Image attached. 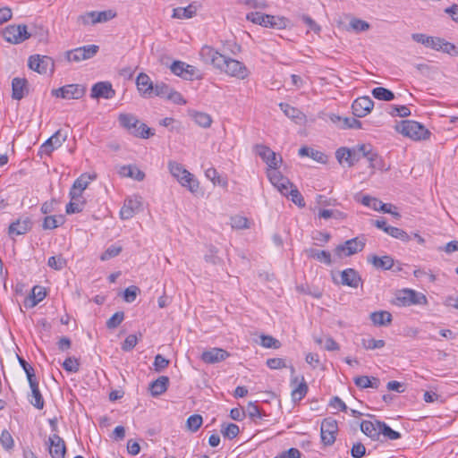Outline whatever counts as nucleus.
I'll return each instance as SVG.
<instances>
[{
	"instance_id": "obj_1",
	"label": "nucleus",
	"mask_w": 458,
	"mask_h": 458,
	"mask_svg": "<svg viewBox=\"0 0 458 458\" xmlns=\"http://www.w3.org/2000/svg\"><path fill=\"white\" fill-rule=\"evenodd\" d=\"M199 54L206 63H210L229 76L243 80L249 75L247 67L242 62L227 57L211 47L204 46Z\"/></svg>"
},
{
	"instance_id": "obj_2",
	"label": "nucleus",
	"mask_w": 458,
	"mask_h": 458,
	"mask_svg": "<svg viewBox=\"0 0 458 458\" xmlns=\"http://www.w3.org/2000/svg\"><path fill=\"white\" fill-rule=\"evenodd\" d=\"M167 165L171 174L182 186L187 187L193 193L199 190V182L194 179V175L186 170L182 165L170 160Z\"/></svg>"
},
{
	"instance_id": "obj_3",
	"label": "nucleus",
	"mask_w": 458,
	"mask_h": 458,
	"mask_svg": "<svg viewBox=\"0 0 458 458\" xmlns=\"http://www.w3.org/2000/svg\"><path fill=\"white\" fill-rule=\"evenodd\" d=\"M396 131L413 140H426L430 135L427 128L420 123L411 120L402 121L396 125Z\"/></svg>"
},
{
	"instance_id": "obj_4",
	"label": "nucleus",
	"mask_w": 458,
	"mask_h": 458,
	"mask_svg": "<svg viewBox=\"0 0 458 458\" xmlns=\"http://www.w3.org/2000/svg\"><path fill=\"white\" fill-rule=\"evenodd\" d=\"M120 124L126 128L131 134L142 139H148L154 135L151 130L145 124L140 123L136 116L130 114H121L119 115Z\"/></svg>"
},
{
	"instance_id": "obj_5",
	"label": "nucleus",
	"mask_w": 458,
	"mask_h": 458,
	"mask_svg": "<svg viewBox=\"0 0 458 458\" xmlns=\"http://www.w3.org/2000/svg\"><path fill=\"white\" fill-rule=\"evenodd\" d=\"M411 38L417 42L424 45L427 47L434 50H442L445 53L450 54L454 50L455 46L445 39L437 37L427 36L423 33H413Z\"/></svg>"
},
{
	"instance_id": "obj_6",
	"label": "nucleus",
	"mask_w": 458,
	"mask_h": 458,
	"mask_svg": "<svg viewBox=\"0 0 458 458\" xmlns=\"http://www.w3.org/2000/svg\"><path fill=\"white\" fill-rule=\"evenodd\" d=\"M359 154L361 157H365L369 163V167L373 170L388 171L390 166H386L385 160L374 149L370 144H360L358 145Z\"/></svg>"
},
{
	"instance_id": "obj_7",
	"label": "nucleus",
	"mask_w": 458,
	"mask_h": 458,
	"mask_svg": "<svg viewBox=\"0 0 458 458\" xmlns=\"http://www.w3.org/2000/svg\"><path fill=\"white\" fill-rule=\"evenodd\" d=\"M396 301L398 305L404 307L428 304V299L424 293L409 288L399 291Z\"/></svg>"
},
{
	"instance_id": "obj_8",
	"label": "nucleus",
	"mask_w": 458,
	"mask_h": 458,
	"mask_svg": "<svg viewBox=\"0 0 458 458\" xmlns=\"http://www.w3.org/2000/svg\"><path fill=\"white\" fill-rule=\"evenodd\" d=\"M247 20L267 28L282 29L285 27V20L282 17L251 12L247 14Z\"/></svg>"
},
{
	"instance_id": "obj_9",
	"label": "nucleus",
	"mask_w": 458,
	"mask_h": 458,
	"mask_svg": "<svg viewBox=\"0 0 458 458\" xmlns=\"http://www.w3.org/2000/svg\"><path fill=\"white\" fill-rule=\"evenodd\" d=\"M366 244L364 236H359L345 241L343 244L338 245L335 249V253L339 258L349 257L361 251Z\"/></svg>"
},
{
	"instance_id": "obj_10",
	"label": "nucleus",
	"mask_w": 458,
	"mask_h": 458,
	"mask_svg": "<svg viewBox=\"0 0 458 458\" xmlns=\"http://www.w3.org/2000/svg\"><path fill=\"white\" fill-rule=\"evenodd\" d=\"M97 45H88L74 48L66 52V58L69 62H81L92 58L98 52Z\"/></svg>"
},
{
	"instance_id": "obj_11",
	"label": "nucleus",
	"mask_w": 458,
	"mask_h": 458,
	"mask_svg": "<svg viewBox=\"0 0 458 458\" xmlns=\"http://www.w3.org/2000/svg\"><path fill=\"white\" fill-rule=\"evenodd\" d=\"M28 65L31 70L46 74L48 71L51 72L54 71L55 63L49 56L34 55L30 56Z\"/></svg>"
},
{
	"instance_id": "obj_12",
	"label": "nucleus",
	"mask_w": 458,
	"mask_h": 458,
	"mask_svg": "<svg viewBox=\"0 0 458 458\" xmlns=\"http://www.w3.org/2000/svg\"><path fill=\"white\" fill-rule=\"evenodd\" d=\"M338 431V426L335 420L326 418L321 422L320 437L325 445H332L335 441V435Z\"/></svg>"
},
{
	"instance_id": "obj_13",
	"label": "nucleus",
	"mask_w": 458,
	"mask_h": 458,
	"mask_svg": "<svg viewBox=\"0 0 458 458\" xmlns=\"http://www.w3.org/2000/svg\"><path fill=\"white\" fill-rule=\"evenodd\" d=\"M30 37L26 25H9L4 30V38L13 44H20Z\"/></svg>"
},
{
	"instance_id": "obj_14",
	"label": "nucleus",
	"mask_w": 458,
	"mask_h": 458,
	"mask_svg": "<svg viewBox=\"0 0 458 458\" xmlns=\"http://www.w3.org/2000/svg\"><path fill=\"white\" fill-rule=\"evenodd\" d=\"M55 98L64 99H80L85 94V88L79 84H69L52 90Z\"/></svg>"
},
{
	"instance_id": "obj_15",
	"label": "nucleus",
	"mask_w": 458,
	"mask_h": 458,
	"mask_svg": "<svg viewBox=\"0 0 458 458\" xmlns=\"http://www.w3.org/2000/svg\"><path fill=\"white\" fill-rule=\"evenodd\" d=\"M67 140V133L58 130L48 140H47L39 148L38 155L50 156V154Z\"/></svg>"
},
{
	"instance_id": "obj_16",
	"label": "nucleus",
	"mask_w": 458,
	"mask_h": 458,
	"mask_svg": "<svg viewBox=\"0 0 458 458\" xmlns=\"http://www.w3.org/2000/svg\"><path fill=\"white\" fill-rule=\"evenodd\" d=\"M141 197L133 196L126 199L120 210L121 218L123 220L131 218L135 214L141 210Z\"/></svg>"
},
{
	"instance_id": "obj_17",
	"label": "nucleus",
	"mask_w": 458,
	"mask_h": 458,
	"mask_svg": "<svg viewBox=\"0 0 458 458\" xmlns=\"http://www.w3.org/2000/svg\"><path fill=\"white\" fill-rule=\"evenodd\" d=\"M335 157L340 164L346 163L349 167L354 165V164L360 159L358 145L352 148L345 147L339 148L335 152Z\"/></svg>"
},
{
	"instance_id": "obj_18",
	"label": "nucleus",
	"mask_w": 458,
	"mask_h": 458,
	"mask_svg": "<svg viewBox=\"0 0 458 458\" xmlns=\"http://www.w3.org/2000/svg\"><path fill=\"white\" fill-rule=\"evenodd\" d=\"M267 177L270 182L277 188L281 194L287 196L288 189L292 187V182L284 177L277 169H267Z\"/></svg>"
},
{
	"instance_id": "obj_19",
	"label": "nucleus",
	"mask_w": 458,
	"mask_h": 458,
	"mask_svg": "<svg viewBox=\"0 0 458 458\" xmlns=\"http://www.w3.org/2000/svg\"><path fill=\"white\" fill-rule=\"evenodd\" d=\"M373 106L374 102L369 97H360L352 105V114L356 117H364L371 112Z\"/></svg>"
},
{
	"instance_id": "obj_20",
	"label": "nucleus",
	"mask_w": 458,
	"mask_h": 458,
	"mask_svg": "<svg viewBox=\"0 0 458 458\" xmlns=\"http://www.w3.org/2000/svg\"><path fill=\"white\" fill-rule=\"evenodd\" d=\"M255 152L266 162L268 169H277L279 163L282 161V158H277L276 154L267 146L257 145Z\"/></svg>"
},
{
	"instance_id": "obj_21",
	"label": "nucleus",
	"mask_w": 458,
	"mask_h": 458,
	"mask_svg": "<svg viewBox=\"0 0 458 458\" xmlns=\"http://www.w3.org/2000/svg\"><path fill=\"white\" fill-rule=\"evenodd\" d=\"M115 91L112 84L108 81H100L95 83L91 88L90 97L92 98L111 99L114 97Z\"/></svg>"
},
{
	"instance_id": "obj_22",
	"label": "nucleus",
	"mask_w": 458,
	"mask_h": 458,
	"mask_svg": "<svg viewBox=\"0 0 458 458\" xmlns=\"http://www.w3.org/2000/svg\"><path fill=\"white\" fill-rule=\"evenodd\" d=\"M32 222L30 217L22 216L11 223L8 227V234L13 238L18 235L25 234L31 229Z\"/></svg>"
},
{
	"instance_id": "obj_23",
	"label": "nucleus",
	"mask_w": 458,
	"mask_h": 458,
	"mask_svg": "<svg viewBox=\"0 0 458 458\" xmlns=\"http://www.w3.org/2000/svg\"><path fill=\"white\" fill-rule=\"evenodd\" d=\"M49 454L52 458H64L66 446L64 439L54 434L48 437Z\"/></svg>"
},
{
	"instance_id": "obj_24",
	"label": "nucleus",
	"mask_w": 458,
	"mask_h": 458,
	"mask_svg": "<svg viewBox=\"0 0 458 458\" xmlns=\"http://www.w3.org/2000/svg\"><path fill=\"white\" fill-rule=\"evenodd\" d=\"M95 178V175L91 176L88 174H83L79 178H77L70 191L71 199H75L81 198L82 191L88 187L90 181L94 180Z\"/></svg>"
},
{
	"instance_id": "obj_25",
	"label": "nucleus",
	"mask_w": 458,
	"mask_h": 458,
	"mask_svg": "<svg viewBox=\"0 0 458 458\" xmlns=\"http://www.w3.org/2000/svg\"><path fill=\"white\" fill-rule=\"evenodd\" d=\"M229 352L221 348H211L201 354V360L208 364H214L225 360L229 357Z\"/></svg>"
},
{
	"instance_id": "obj_26",
	"label": "nucleus",
	"mask_w": 458,
	"mask_h": 458,
	"mask_svg": "<svg viewBox=\"0 0 458 458\" xmlns=\"http://www.w3.org/2000/svg\"><path fill=\"white\" fill-rule=\"evenodd\" d=\"M292 386H294L291 395L294 403L302 400L308 393V386L303 377L301 382L298 383V377H295L291 381Z\"/></svg>"
},
{
	"instance_id": "obj_27",
	"label": "nucleus",
	"mask_w": 458,
	"mask_h": 458,
	"mask_svg": "<svg viewBox=\"0 0 458 458\" xmlns=\"http://www.w3.org/2000/svg\"><path fill=\"white\" fill-rule=\"evenodd\" d=\"M342 284L352 288H357L361 281L358 272L353 268H347L341 273Z\"/></svg>"
},
{
	"instance_id": "obj_28",
	"label": "nucleus",
	"mask_w": 458,
	"mask_h": 458,
	"mask_svg": "<svg viewBox=\"0 0 458 458\" xmlns=\"http://www.w3.org/2000/svg\"><path fill=\"white\" fill-rule=\"evenodd\" d=\"M12 97L13 99L21 100L28 92L27 80L21 78H14L12 81Z\"/></svg>"
},
{
	"instance_id": "obj_29",
	"label": "nucleus",
	"mask_w": 458,
	"mask_h": 458,
	"mask_svg": "<svg viewBox=\"0 0 458 458\" xmlns=\"http://www.w3.org/2000/svg\"><path fill=\"white\" fill-rule=\"evenodd\" d=\"M136 84L139 91L144 96H150L154 89V85L148 75L140 73L136 79Z\"/></svg>"
},
{
	"instance_id": "obj_30",
	"label": "nucleus",
	"mask_w": 458,
	"mask_h": 458,
	"mask_svg": "<svg viewBox=\"0 0 458 458\" xmlns=\"http://www.w3.org/2000/svg\"><path fill=\"white\" fill-rule=\"evenodd\" d=\"M118 174L122 177L133 178L134 180H136L138 182H141L145 179L144 172L140 170L135 165H122V166H120V168L118 170Z\"/></svg>"
},
{
	"instance_id": "obj_31",
	"label": "nucleus",
	"mask_w": 458,
	"mask_h": 458,
	"mask_svg": "<svg viewBox=\"0 0 458 458\" xmlns=\"http://www.w3.org/2000/svg\"><path fill=\"white\" fill-rule=\"evenodd\" d=\"M378 424H381V421L363 420L360 423V430L371 439L377 440L379 438Z\"/></svg>"
},
{
	"instance_id": "obj_32",
	"label": "nucleus",
	"mask_w": 458,
	"mask_h": 458,
	"mask_svg": "<svg viewBox=\"0 0 458 458\" xmlns=\"http://www.w3.org/2000/svg\"><path fill=\"white\" fill-rule=\"evenodd\" d=\"M198 11L196 3L190 4L187 7H177L173 10L172 17L174 19H191L194 17Z\"/></svg>"
},
{
	"instance_id": "obj_33",
	"label": "nucleus",
	"mask_w": 458,
	"mask_h": 458,
	"mask_svg": "<svg viewBox=\"0 0 458 458\" xmlns=\"http://www.w3.org/2000/svg\"><path fill=\"white\" fill-rule=\"evenodd\" d=\"M368 261L377 269L388 270L394 266V259L390 256L378 257L371 255L368 257Z\"/></svg>"
},
{
	"instance_id": "obj_34",
	"label": "nucleus",
	"mask_w": 458,
	"mask_h": 458,
	"mask_svg": "<svg viewBox=\"0 0 458 458\" xmlns=\"http://www.w3.org/2000/svg\"><path fill=\"white\" fill-rule=\"evenodd\" d=\"M169 378L166 376H161L149 385V390L153 396H158L164 394L168 387Z\"/></svg>"
},
{
	"instance_id": "obj_35",
	"label": "nucleus",
	"mask_w": 458,
	"mask_h": 458,
	"mask_svg": "<svg viewBox=\"0 0 458 458\" xmlns=\"http://www.w3.org/2000/svg\"><path fill=\"white\" fill-rule=\"evenodd\" d=\"M305 253L309 258L315 259L326 265L329 266L332 264L331 254L327 250H320L314 248H310L305 250Z\"/></svg>"
},
{
	"instance_id": "obj_36",
	"label": "nucleus",
	"mask_w": 458,
	"mask_h": 458,
	"mask_svg": "<svg viewBox=\"0 0 458 458\" xmlns=\"http://www.w3.org/2000/svg\"><path fill=\"white\" fill-rule=\"evenodd\" d=\"M370 319L376 326H387L392 322V314L386 310L375 311L370 314Z\"/></svg>"
},
{
	"instance_id": "obj_37",
	"label": "nucleus",
	"mask_w": 458,
	"mask_h": 458,
	"mask_svg": "<svg viewBox=\"0 0 458 458\" xmlns=\"http://www.w3.org/2000/svg\"><path fill=\"white\" fill-rule=\"evenodd\" d=\"M87 17L91 19L93 24L98 22H106L115 17V13L112 10L103 12H89L87 13Z\"/></svg>"
},
{
	"instance_id": "obj_38",
	"label": "nucleus",
	"mask_w": 458,
	"mask_h": 458,
	"mask_svg": "<svg viewBox=\"0 0 458 458\" xmlns=\"http://www.w3.org/2000/svg\"><path fill=\"white\" fill-rule=\"evenodd\" d=\"M299 155L301 157H310L312 159L320 162L325 163L327 157L324 153L318 150H315L313 148H308V147H302L299 149Z\"/></svg>"
},
{
	"instance_id": "obj_39",
	"label": "nucleus",
	"mask_w": 458,
	"mask_h": 458,
	"mask_svg": "<svg viewBox=\"0 0 458 458\" xmlns=\"http://www.w3.org/2000/svg\"><path fill=\"white\" fill-rule=\"evenodd\" d=\"M31 394L29 397L30 403L37 409L42 410L45 405L43 396L39 391L38 386H31Z\"/></svg>"
},
{
	"instance_id": "obj_40",
	"label": "nucleus",
	"mask_w": 458,
	"mask_h": 458,
	"mask_svg": "<svg viewBox=\"0 0 458 458\" xmlns=\"http://www.w3.org/2000/svg\"><path fill=\"white\" fill-rule=\"evenodd\" d=\"M191 117L192 119L194 120V122L203 127V128H209L211 126V123H212V118L211 116L207 114V113H203V112H194L192 114H191Z\"/></svg>"
},
{
	"instance_id": "obj_41",
	"label": "nucleus",
	"mask_w": 458,
	"mask_h": 458,
	"mask_svg": "<svg viewBox=\"0 0 458 458\" xmlns=\"http://www.w3.org/2000/svg\"><path fill=\"white\" fill-rule=\"evenodd\" d=\"M371 93L372 96L378 100L391 101L394 98V94L388 89L383 87L373 89Z\"/></svg>"
},
{
	"instance_id": "obj_42",
	"label": "nucleus",
	"mask_w": 458,
	"mask_h": 458,
	"mask_svg": "<svg viewBox=\"0 0 458 458\" xmlns=\"http://www.w3.org/2000/svg\"><path fill=\"white\" fill-rule=\"evenodd\" d=\"M379 425V436L383 435L386 439L396 440L401 437V434L392 429L386 423L381 421Z\"/></svg>"
},
{
	"instance_id": "obj_43",
	"label": "nucleus",
	"mask_w": 458,
	"mask_h": 458,
	"mask_svg": "<svg viewBox=\"0 0 458 458\" xmlns=\"http://www.w3.org/2000/svg\"><path fill=\"white\" fill-rule=\"evenodd\" d=\"M279 106L287 117L293 120L301 118L302 113L299 109L284 103H281Z\"/></svg>"
},
{
	"instance_id": "obj_44",
	"label": "nucleus",
	"mask_w": 458,
	"mask_h": 458,
	"mask_svg": "<svg viewBox=\"0 0 458 458\" xmlns=\"http://www.w3.org/2000/svg\"><path fill=\"white\" fill-rule=\"evenodd\" d=\"M286 197H290L291 200L299 207H304L305 202L303 197L298 189L292 183V187L288 189V195Z\"/></svg>"
},
{
	"instance_id": "obj_45",
	"label": "nucleus",
	"mask_w": 458,
	"mask_h": 458,
	"mask_svg": "<svg viewBox=\"0 0 458 458\" xmlns=\"http://www.w3.org/2000/svg\"><path fill=\"white\" fill-rule=\"evenodd\" d=\"M231 226L237 230L248 229L250 228V221L245 216H234L231 217Z\"/></svg>"
},
{
	"instance_id": "obj_46",
	"label": "nucleus",
	"mask_w": 458,
	"mask_h": 458,
	"mask_svg": "<svg viewBox=\"0 0 458 458\" xmlns=\"http://www.w3.org/2000/svg\"><path fill=\"white\" fill-rule=\"evenodd\" d=\"M386 233L403 242H409L411 240V237L405 231L397 227L390 226L389 228H386Z\"/></svg>"
},
{
	"instance_id": "obj_47",
	"label": "nucleus",
	"mask_w": 458,
	"mask_h": 458,
	"mask_svg": "<svg viewBox=\"0 0 458 458\" xmlns=\"http://www.w3.org/2000/svg\"><path fill=\"white\" fill-rule=\"evenodd\" d=\"M202 422H203V420L200 415H199V414L191 415L187 419V422H186L187 428L191 432H196L202 425Z\"/></svg>"
},
{
	"instance_id": "obj_48",
	"label": "nucleus",
	"mask_w": 458,
	"mask_h": 458,
	"mask_svg": "<svg viewBox=\"0 0 458 458\" xmlns=\"http://www.w3.org/2000/svg\"><path fill=\"white\" fill-rule=\"evenodd\" d=\"M221 432L225 437L233 439L238 436L240 429L236 424L229 423L226 426H222Z\"/></svg>"
},
{
	"instance_id": "obj_49",
	"label": "nucleus",
	"mask_w": 458,
	"mask_h": 458,
	"mask_svg": "<svg viewBox=\"0 0 458 458\" xmlns=\"http://www.w3.org/2000/svg\"><path fill=\"white\" fill-rule=\"evenodd\" d=\"M360 202L364 206L369 207L376 211H379V208L384 207V203L381 200L369 195L363 196Z\"/></svg>"
},
{
	"instance_id": "obj_50",
	"label": "nucleus",
	"mask_w": 458,
	"mask_h": 458,
	"mask_svg": "<svg viewBox=\"0 0 458 458\" xmlns=\"http://www.w3.org/2000/svg\"><path fill=\"white\" fill-rule=\"evenodd\" d=\"M63 224V217H56L55 216H46L43 222V228L46 230H51L58 227Z\"/></svg>"
},
{
	"instance_id": "obj_51",
	"label": "nucleus",
	"mask_w": 458,
	"mask_h": 458,
	"mask_svg": "<svg viewBox=\"0 0 458 458\" xmlns=\"http://www.w3.org/2000/svg\"><path fill=\"white\" fill-rule=\"evenodd\" d=\"M362 346L367 350H375L383 348L386 344L384 340H376L374 338H367L361 340Z\"/></svg>"
},
{
	"instance_id": "obj_52",
	"label": "nucleus",
	"mask_w": 458,
	"mask_h": 458,
	"mask_svg": "<svg viewBox=\"0 0 458 458\" xmlns=\"http://www.w3.org/2000/svg\"><path fill=\"white\" fill-rule=\"evenodd\" d=\"M47 265L55 270H61L66 267V260L61 255L52 256L48 259Z\"/></svg>"
},
{
	"instance_id": "obj_53",
	"label": "nucleus",
	"mask_w": 458,
	"mask_h": 458,
	"mask_svg": "<svg viewBox=\"0 0 458 458\" xmlns=\"http://www.w3.org/2000/svg\"><path fill=\"white\" fill-rule=\"evenodd\" d=\"M123 319L124 313L123 311H117L106 321V327L109 329H114L123 321Z\"/></svg>"
},
{
	"instance_id": "obj_54",
	"label": "nucleus",
	"mask_w": 458,
	"mask_h": 458,
	"mask_svg": "<svg viewBox=\"0 0 458 458\" xmlns=\"http://www.w3.org/2000/svg\"><path fill=\"white\" fill-rule=\"evenodd\" d=\"M46 296V293L43 288L40 286H34L32 288V295L30 297V306H36L39 301H41Z\"/></svg>"
},
{
	"instance_id": "obj_55",
	"label": "nucleus",
	"mask_w": 458,
	"mask_h": 458,
	"mask_svg": "<svg viewBox=\"0 0 458 458\" xmlns=\"http://www.w3.org/2000/svg\"><path fill=\"white\" fill-rule=\"evenodd\" d=\"M63 368L68 372L76 373L80 369V362L77 359L69 357L63 362Z\"/></svg>"
},
{
	"instance_id": "obj_56",
	"label": "nucleus",
	"mask_w": 458,
	"mask_h": 458,
	"mask_svg": "<svg viewBox=\"0 0 458 458\" xmlns=\"http://www.w3.org/2000/svg\"><path fill=\"white\" fill-rule=\"evenodd\" d=\"M260 344L265 348L278 349L281 346L280 342L271 335H261Z\"/></svg>"
},
{
	"instance_id": "obj_57",
	"label": "nucleus",
	"mask_w": 458,
	"mask_h": 458,
	"mask_svg": "<svg viewBox=\"0 0 458 458\" xmlns=\"http://www.w3.org/2000/svg\"><path fill=\"white\" fill-rule=\"evenodd\" d=\"M336 119L339 121H343V127L348 128V129H360L361 128V122L355 117H345L341 118L339 116H336Z\"/></svg>"
},
{
	"instance_id": "obj_58",
	"label": "nucleus",
	"mask_w": 458,
	"mask_h": 458,
	"mask_svg": "<svg viewBox=\"0 0 458 458\" xmlns=\"http://www.w3.org/2000/svg\"><path fill=\"white\" fill-rule=\"evenodd\" d=\"M246 413L255 422L257 419H261L262 417L259 408L251 402L246 407Z\"/></svg>"
},
{
	"instance_id": "obj_59",
	"label": "nucleus",
	"mask_w": 458,
	"mask_h": 458,
	"mask_svg": "<svg viewBox=\"0 0 458 458\" xmlns=\"http://www.w3.org/2000/svg\"><path fill=\"white\" fill-rule=\"evenodd\" d=\"M121 251H122V247L112 245L109 248H107L105 252H103L101 254L100 259L103 261L108 260V259L119 255Z\"/></svg>"
},
{
	"instance_id": "obj_60",
	"label": "nucleus",
	"mask_w": 458,
	"mask_h": 458,
	"mask_svg": "<svg viewBox=\"0 0 458 458\" xmlns=\"http://www.w3.org/2000/svg\"><path fill=\"white\" fill-rule=\"evenodd\" d=\"M169 362L170 361L167 359H165L163 355L157 354L156 355L153 363L154 369L157 372H161L169 365Z\"/></svg>"
},
{
	"instance_id": "obj_61",
	"label": "nucleus",
	"mask_w": 458,
	"mask_h": 458,
	"mask_svg": "<svg viewBox=\"0 0 458 458\" xmlns=\"http://www.w3.org/2000/svg\"><path fill=\"white\" fill-rule=\"evenodd\" d=\"M171 90V88L169 86H167L165 83L164 82H160V83H157L155 86H154V89H153V92L156 96L157 97H161V98H167L169 92Z\"/></svg>"
},
{
	"instance_id": "obj_62",
	"label": "nucleus",
	"mask_w": 458,
	"mask_h": 458,
	"mask_svg": "<svg viewBox=\"0 0 458 458\" xmlns=\"http://www.w3.org/2000/svg\"><path fill=\"white\" fill-rule=\"evenodd\" d=\"M349 25L355 31H365L369 28V24L367 21L357 18L352 19Z\"/></svg>"
},
{
	"instance_id": "obj_63",
	"label": "nucleus",
	"mask_w": 458,
	"mask_h": 458,
	"mask_svg": "<svg viewBox=\"0 0 458 458\" xmlns=\"http://www.w3.org/2000/svg\"><path fill=\"white\" fill-rule=\"evenodd\" d=\"M389 114L392 116L407 117L411 114V111L406 106H394L391 107Z\"/></svg>"
},
{
	"instance_id": "obj_64",
	"label": "nucleus",
	"mask_w": 458,
	"mask_h": 458,
	"mask_svg": "<svg viewBox=\"0 0 458 458\" xmlns=\"http://www.w3.org/2000/svg\"><path fill=\"white\" fill-rule=\"evenodd\" d=\"M83 201H80L79 199H72V201L66 206L67 214L79 213L82 210Z\"/></svg>"
}]
</instances>
